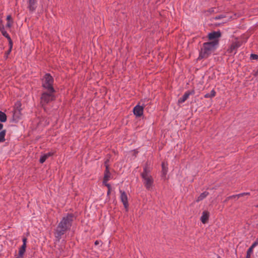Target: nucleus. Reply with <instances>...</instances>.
I'll use <instances>...</instances> for the list:
<instances>
[{
  "label": "nucleus",
  "instance_id": "4be33fe9",
  "mask_svg": "<svg viewBox=\"0 0 258 258\" xmlns=\"http://www.w3.org/2000/svg\"><path fill=\"white\" fill-rule=\"evenodd\" d=\"M26 248V246H25L24 245H22V246L20 247L19 251V255H23L24 253L25 252Z\"/></svg>",
  "mask_w": 258,
  "mask_h": 258
},
{
  "label": "nucleus",
  "instance_id": "423d86ee",
  "mask_svg": "<svg viewBox=\"0 0 258 258\" xmlns=\"http://www.w3.org/2000/svg\"><path fill=\"white\" fill-rule=\"evenodd\" d=\"M120 193L121 194V195H120L121 201L122 202V203L123 205V206L125 209V211L126 212H127L128 210V206L129 205H128V199H127L126 194L125 193V191H122V190H120Z\"/></svg>",
  "mask_w": 258,
  "mask_h": 258
},
{
  "label": "nucleus",
  "instance_id": "49530a36",
  "mask_svg": "<svg viewBox=\"0 0 258 258\" xmlns=\"http://www.w3.org/2000/svg\"><path fill=\"white\" fill-rule=\"evenodd\" d=\"M256 207H258V205L256 206Z\"/></svg>",
  "mask_w": 258,
  "mask_h": 258
},
{
  "label": "nucleus",
  "instance_id": "473e14b6",
  "mask_svg": "<svg viewBox=\"0 0 258 258\" xmlns=\"http://www.w3.org/2000/svg\"><path fill=\"white\" fill-rule=\"evenodd\" d=\"M7 20H8V21H13L12 17H11V16L10 15H8L7 16Z\"/></svg>",
  "mask_w": 258,
  "mask_h": 258
},
{
  "label": "nucleus",
  "instance_id": "2eb2a0df",
  "mask_svg": "<svg viewBox=\"0 0 258 258\" xmlns=\"http://www.w3.org/2000/svg\"><path fill=\"white\" fill-rule=\"evenodd\" d=\"M110 175L111 173L109 171V168L107 167V170H105L103 183L107 182L109 180Z\"/></svg>",
  "mask_w": 258,
  "mask_h": 258
},
{
  "label": "nucleus",
  "instance_id": "7ed1b4c3",
  "mask_svg": "<svg viewBox=\"0 0 258 258\" xmlns=\"http://www.w3.org/2000/svg\"><path fill=\"white\" fill-rule=\"evenodd\" d=\"M151 169L150 167V164L147 162L144 167V171L141 173V176L144 179V184L146 188L149 190L153 186L154 179L151 175L150 174Z\"/></svg>",
  "mask_w": 258,
  "mask_h": 258
},
{
  "label": "nucleus",
  "instance_id": "412c9836",
  "mask_svg": "<svg viewBox=\"0 0 258 258\" xmlns=\"http://www.w3.org/2000/svg\"><path fill=\"white\" fill-rule=\"evenodd\" d=\"M254 248V247H253L252 245L248 248V249L247 250V253H246V258H250V255H251V253H252V250H253V248Z\"/></svg>",
  "mask_w": 258,
  "mask_h": 258
},
{
  "label": "nucleus",
  "instance_id": "ea45409f",
  "mask_svg": "<svg viewBox=\"0 0 258 258\" xmlns=\"http://www.w3.org/2000/svg\"><path fill=\"white\" fill-rule=\"evenodd\" d=\"M254 75L255 76H257L258 75V70H257V71L255 73V74H254Z\"/></svg>",
  "mask_w": 258,
  "mask_h": 258
},
{
  "label": "nucleus",
  "instance_id": "20e7f679",
  "mask_svg": "<svg viewBox=\"0 0 258 258\" xmlns=\"http://www.w3.org/2000/svg\"><path fill=\"white\" fill-rule=\"evenodd\" d=\"M53 83V78L49 74H45L42 79V87L47 90H50L51 92H55Z\"/></svg>",
  "mask_w": 258,
  "mask_h": 258
},
{
  "label": "nucleus",
  "instance_id": "1a4fd4ad",
  "mask_svg": "<svg viewBox=\"0 0 258 258\" xmlns=\"http://www.w3.org/2000/svg\"><path fill=\"white\" fill-rule=\"evenodd\" d=\"M28 8L30 12H33L36 10L37 0H28Z\"/></svg>",
  "mask_w": 258,
  "mask_h": 258
},
{
  "label": "nucleus",
  "instance_id": "58836bf2",
  "mask_svg": "<svg viewBox=\"0 0 258 258\" xmlns=\"http://www.w3.org/2000/svg\"><path fill=\"white\" fill-rule=\"evenodd\" d=\"M3 124L1 123H0V131L3 128Z\"/></svg>",
  "mask_w": 258,
  "mask_h": 258
},
{
  "label": "nucleus",
  "instance_id": "a211bd4d",
  "mask_svg": "<svg viewBox=\"0 0 258 258\" xmlns=\"http://www.w3.org/2000/svg\"><path fill=\"white\" fill-rule=\"evenodd\" d=\"M6 134V130H2L0 132V142H4L5 141V137Z\"/></svg>",
  "mask_w": 258,
  "mask_h": 258
},
{
  "label": "nucleus",
  "instance_id": "7c9ffc66",
  "mask_svg": "<svg viewBox=\"0 0 258 258\" xmlns=\"http://www.w3.org/2000/svg\"><path fill=\"white\" fill-rule=\"evenodd\" d=\"M257 244H258V238L256 239L255 241L252 244V246L254 247Z\"/></svg>",
  "mask_w": 258,
  "mask_h": 258
},
{
  "label": "nucleus",
  "instance_id": "2f4dec72",
  "mask_svg": "<svg viewBox=\"0 0 258 258\" xmlns=\"http://www.w3.org/2000/svg\"><path fill=\"white\" fill-rule=\"evenodd\" d=\"M108 160L106 161L104 163L105 166V170H107V168H109V165L108 164Z\"/></svg>",
  "mask_w": 258,
  "mask_h": 258
},
{
  "label": "nucleus",
  "instance_id": "72a5a7b5",
  "mask_svg": "<svg viewBox=\"0 0 258 258\" xmlns=\"http://www.w3.org/2000/svg\"><path fill=\"white\" fill-rule=\"evenodd\" d=\"M235 197H237V195H233V196H230L228 198H227V199H230L234 198Z\"/></svg>",
  "mask_w": 258,
  "mask_h": 258
},
{
  "label": "nucleus",
  "instance_id": "4c0bfd02",
  "mask_svg": "<svg viewBox=\"0 0 258 258\" xmlns=\"http://www.w3.org/2000/svg\"><path fill=\"white\" fill-rule=\"evenodd\" d=\"M23 255L19 254V255L17 257H16V258H23Z\"/></svg>",
  "mask_w": 258,
  "mask_h": 258
},
{
  "label": "nucleus",
  "instance_id": "b1692460",
  "mask_svg": "<svg viewBox=\"0 0 258 258\" xmlns=\"http://www.w3.org/2000/svg\"><path fill=\"white\" fill-rule=\"evenodd\" d=\"M46 159H47V156H45V155H43V156H42L40 158V160H39V162H40V163H44V162L45 161V160H46Z\"/></svg>",
  "mask_w": 258,
  "mask_h": 258
},
{
  "label": "nucleus",
  "instance_id": "37998d69",
  "mask_svg": "<svg viewBox=\"0 0 258 258\" xmlns=\"http://www.w3.org/2000/svg\"><path fill=\"white\" fill-rule=\"evenodd\" d=\"M220 18H221V17H220V16H219L218 17H216L215 18V19H220Z\"/></svg>",
  "mask_w": 258,
  "mask_h": 258
},
{
  "label": "nucleus",
  "instance_id": "f8f14e48",
  "mask_svg": "<svg viewBox=\"0 0 258 258\" xmlns=\"http://www.w3.org/2000/svg\"><path fill=\"white\" fill-rule=\"evenodd\" d=\"M242 43L240 41H236L233 42L231 45L230 49L228 50L230 53L233 52V50H236L241 45Z\"/></svg>",
  "mask_w": 258,
  "mask_h": 258
},
{
  "label": "nucleus",
  "instance_id": "c85d7f7f",
  "mask_svg": "<svg viewBox=\"0 0 258 258\" xmlns=\"http://www.w3.org/2000/svg\"><path fill=\"white\" fill-rule=\"evenodd\" d=\"M26 242H27V238L26 237H24L23 238V245H24L25 246H26Z\"/></svg>",
  "mask_w": 258,
  "mask_h": 258
},
{
  "label": "nucleus",
  "instance_id": "6e6552de",
  "mask_svg": "<svg viewBox=\"0 0 258 258\" xmlns=\"http://www.w3.org/2000/svg\"><path fill=\"white\" fill-rule=\"evenodd\" d=\"M210 217V212L207 210H205L202 213V215L201 217V221L203 224H206L208 222Z\"/></svg>",
  "mask_w": 258,
  "mask_h": 258
},
{
  "label": "nucleus",
  "instance_id": "393cba45",
  "mask_svg": "<svg viewBox=\"0 0 258 258\" xmlns=\"http://www.w3.org/2000/svg\"><path fill=\"white\" fill-rule=\"evenodd\" d=\"M250 58L251 59H258V55L255 54H251L250 56Z\"/></svg>",
  "mask_w": 258,
  "mask_h": 258
},
{
  "label": "nucleus",
  "instance_id": "6ab92c4d",
  "mask_svg": "<svg viewBox=\"0 0 258 258\" xmlns=\"http://www.w3.org/2000/svg\"><path fill=\"white\" fill-rule=\"evenodd\" d=\"M22 104L20 101H17L15 104L14 110H22L21 108Z\"/></svg>",
  "mask_w": 258,
  "mask_h": 258
},
{
  "label": "nucleus",
  "instance_id": "aec40b11",
  "mask_svg": "<svg viewBox=\"0 0 258 258\" xmlns=\"http://www.w3.org/2000/svg\"><path fill=\"white\" fill-rule=\"evenodd\" d=\"M162 174L163 176H165L167 172V167H165V164L164 162L162 163Z\"/></svg>",
  "mask_w": 258,
  "mask_h": 258
},
{
  "label": "nucleus",
  "instance_id": "39448f33",
  "mask_svg": "<svg viewBox=\"0 0 258 258\" xmlns=\"http://www.w3.org/2000/svg\"><path fill=\"white\" fill-rule=\"evenodd\" d=\"M54 93L55 92H51L50 90H47V92H44L42 94L41 103L42 106L55 100Z\"/></svg>",
  "mask_w": 258,
  "mask_h": 258
},
{
  "label": "nucleus",
  "instance_id": "f03ea898",
  "mask_svg": "<svg viewBox=\"0 0 258 258\" xmlns=\"http://www.w3.org/2000/svg\"><path fill=\"white\" fill-rule=\"evenodd\" d=\"M218 40H214L203 44L201 48L198 59L207 58L209 55L215 50V46L218 44Z\"/></svg>",
  "mask_w": 258,
  "mask_h": 258
},
{
  "label": "nucleus",
  "instance_id": "e433bc0d",
  "mask_svg": "<svg viewBox=\"0 0 258 258\" xmlns=\"http://www.w3.org/2000/svg\"><path fill=\"white\" fill-rule=\"evenodd\" d=\"M111 190V189H108V191H107V195L108 196L110 194Z\"/></svg>",
  "mask_w": 258,
  "mask_h": 258
},
{
  "label": "nucleus",
  "instance_id": "bb28decb",
  "mask_svg": "<svg viewBox=\"0 0 258 258\" xmlns=\"http://www.w3.org/2000/svg\"><path fill=\"white\" fill-rule=\"evenodd\" d=\"M12 23H13V21H8L6 27L10 28L12 26Z\"/></svg>",
  "mask_w": 258,
  "mask_h": 258
},
{
  "label": "nucleus",
  "instance_id": "5701e85b",
  "mask_svg": "<svg viewBox=\"0 0 258 258\" xmlns=\"http://www.w3.org/2000/svg\"><path fill=\"white\" fill-rule=\"evenodd\" d=\"M9 45H10V48H9V50L5 53L6 58H7L8 57V55L11 52L12 46H13V43H12V44H9Z\"/></svg>",
  "mask_w": 258,
  "mask_h": 258
},
{
  "label": "nucleus",
  "instance_id": "c756f323",
  "mask_svg": "<svg viewBox=\"0 0 258 258\" xmlns=\"http://www.w3.org/2000/svg\"><path fill=\"white\" fill-rule=\"evenodd\" d=\"M103 184L107 187L108 189H111V187L110 184L107 183V182L103 183Z\"/></svg>",
  "mask_w": 258,
  "mask_h": 258
},
{
  "label": "nucleus",
  "instance_id": "a878e982",
  "mask_svg": "<svg viewBox=\"0 0 258 258\" xmlns=\"http://www.w3.org/2000/svg\"><path fill=\"white\" fill-rule=\"evenodd\" d=\"M249 195V192H243V193H241V194L237 195V197L239 198L240 197H242V196H244L245 195Z\"/></svg>",
  "mask_w": 258,
  "mask_h": 258
},
{
  "label": "nucleus",
  "instance_id": "0eeeda50",
  "mask_svg": "<svg viewBox=\"0 0 258 258\" xmlns=\"http://www.w3.org/2000/svg\"><path fill=\"white\" fill-rule=\"evenodd\" d=\"M144 106L139 105H136L133 110L134 114L138 117H140L143 114Z\"/></svg>",
  "mask_w": 258,
  "mask_h": 258
},
{
  "label": "nucleus",
  "instance_id": "f704fd0d",
  "mask_svg": "<svg viewBox=\"0 0 258 258\" xmlns=\"http://www.w3.org/2000/svg\"><path fill=\"white\" fill-rule=\"evenodd\" d=\"M205 98H209V97H211V96H210V94H206L205 95Z\"/></svg>",
  "mask_w": 258,
  "mask_h": 258
},
{
  "label": "nucleus",
  "instance_id": "f3484780",
  "mask_svg": "<svg viewBox=\"0 0 258 258\" xmlns=\"http://www.w3.org/2000/svg\"><path fill=\"white\" fill-rule=\"evenodd\" d=\"M7 115L4 112L0 111V121L2 122H6L7 121Z\"/></svg>",
  "mask_w": 258,
  "mask_h": 258
},
{
  "label": "nucleus",
  "instance_id": "dca6fc26",
  "mask_svg": "<svg viewBox=\"0 0 258 258\" xmlns=\"http://www.w3.org/2000/svg\"><path fill=\"white\" fill-rule=\"evenodd\" d=\"M209 193L208 191H204L202 192L197 199L196 202L198 203L203 200H204L205 198H206L208 195Z\"/></svg>",
  "mask_w": 258,
  "mask_h": 258
},
{
  "label": "nucleus",
  "instance_id": "79ce46f5",
  "mask_svg": "<svg viewBox=\"0 0 258 258\" xmlns=\"http://www.w3.org/2000/svg\"><path fill=\"white\" fill-rule=\"evenodd\" d=\"M214 12V10L213 9H211L210 10V12Z\"/></svg>",
  "mask_w": 258,
  "mask_h": 258
},
{
  "label": "nucleus",
  "instance_id": "9d476101",
  "mask_svg": "<svg viewBox=\"0 0 258 258\" xmlns=\"http://www.w3.org/2000/svg\"><path fill=\"white\" fill-rule=\"evenodd\" d=\"M221 36V33L220 31L213 32L208 34V38L209 40H217L216 39Z\"/></svg>",
  "mask_w": 258,
  "mask_h": 258
},
{
  "label": "nucleus",
  "instance_id": "f257e3e1",
  "mask_svg": "<svg viewBox=\"0 0 258 258\" xmlns=\"http://www.w3.org/2000/svg\"><path fill=\"white\" fill-rule=\"evenodd\" d=\"M74 215L72 214H68L63 217L58 224L55 230V237L59 239L61 236L70 229L73 220Z\"/></svg>",
  "mask_w": 258,
  "mask_h": 258
},
{
  "label": "nucleus",
  "instance_id": "a19ab883",
  "mask_svg": "<svg viewBox=\"0 0 258 258\" xmlns=\"http://www.w3.org/2000/svg\"><path fill=\"white\" fill-rule=\"evenodd\" d=\"M99 244V241L96 240L95 242V245H97Z\"/></svg>",
  "mask_w": 258,
  "mask_h": 258
},
{
  "label": "nucleus",
  "instance_id": "c9c22d12",
  "mask_svg": "<svg viewBox=\"0 0 258 258\" xmlns=\"http://www.w3.org/2000/svg\"><path fill=\"white\" fill-rule=\"evenodd\" d=\"M52 155V154L50 153H48V154H45V156H47V158L51 156Z\"/></svg>",
  "mask_w": 258,
  "mask_h": 258
},
{
  "label": "nucleus",
  "instance_id": "9b49d317",
  "mask_svg": "<svg viewBox=\"0 0 258 258\" xmlns=\"http://www.w3.org/2000/svg\"><path fill=\"white\" fill-rule=\"evenodd\" d=\"M195 93L194 90H192L190 91H187L183 96L182 98H180L178 101V102L179 103H181L184 102L189 97L190 95L194 94Z\"/></svg>",
  "mask_w": 258,
  "mask_h": 258
},
{
  "label": "nucleus",
  "instance_id": "cd10ccee",
  "mask_svg": "<svg viewBox=\"0 0 258 258\" xmlns=\"http://www.w3.org/2000/svg\"><path fill=\"white\" fill-rule=\"evenodd\" d=\"M215 95H216L215 91L214 90H212L211 91L210 96H211V97H214L215 96Z\"/></svg>",
  "mask_w": 258,
  "mask_h": 258
},
{
  "label": "nucleus",
  "instance_id": "a18cd8bd",
  "mask_svg": "<svg viewBox=\"0 0 258 258\" xmlns=\"http://www.w3.org/2000/svg\"><path fill=\"white\" fill-rule=\"evenodd\" d=\"M256 207H258V205L256 206Z\"/></svg>",
  "mask_w": 258,
  "mask_h": 258
},
{
  "label": "nucleus",
  "instance_id": "c03bdc74",
  "mask_svg": "<svg viewBox=\"0 0 258 258\" xmlns=\"http://www.w3.org/2000/svg\"><path fill=\"white\" fill-rule=\"evenodd\" d=\"M0 23H2V21H1Z\"/></svg>",
  "mask_w": 258,
  "mask_h": 258
},
{
  "label": "nucleus",
  "instance_id": "4468645a",
  "mask_svg": "<svg viewBox=\"0 0 258 258\" xmlns=\"http://www.w3.org/2000/svg\"><path fill=\"white\" fill-rule=\"evenodd\" d=\"M0 30L3 35L4 36L6 37L9 40V44H12V43H13L12 40L11 38H10L9 34L7 33V32L5 30V28L3 26L2 27L0 26Z\"/></svg>",
  "mask_w": 258,
  "mask_h": 258
},
{
  "label": "nucleus",
  "instance_id": "ddd939ff",
  "mask_svg": "<svg viewBox=\"0 0 258 258\" xmlns=\"http://www.w3.org/2000/svg\"><path fill=\"white\" fill-rule=\"evenodd\" d=\"M21 110H14L13 111V119L15 121H17L20 118L21 115Z\"/></svg>",
  "mask_w": 258,
  "mask_h": 258
}]
</instances>
